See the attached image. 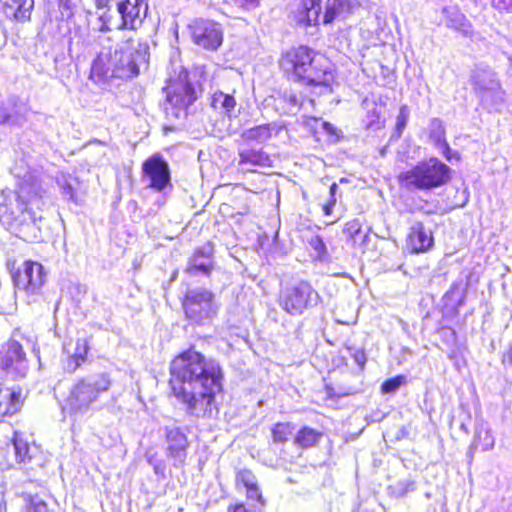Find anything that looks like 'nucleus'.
Here are the masks:
<instances>
[{
  "label": "nucleus",
  "mask_w": 512,
  "mask_h": 512,
  "mask_svg": "<svg viewBox=\"0 0 512 512\" xmlns=\"http://www.w3.org/2000/svg\"><path fill=\"white\" fill-rule=\"evenodd\" d=\"M110 387L111 380L106 373L77 379L64 399L62 412L76 415L88 411Z\"/></svg>",
  "instance_id": "obj_6"
},
{
  "label": "nucleus",
  "mask_w": 512,
  "mask_h": 512,
  "mask_svg": "<svg viewBox=\"0 0 512 512\" xmlns=\"http://www.w3.org/2000/svg\"><path fill=\"white\" fill-rule=\"evenodd\" d=\"M346 242L352 248H358L364 251L369 237V232L363 229V223L358 218L348 220L342 230Z\"/></svg>",
  "instance_id": "obj_25"
},
{
  "label": "nucleus",
  "mask_w": 512,
  "mask_h": 512,
  "mask_svg": "<svg viewBox=\"0 0 512 512\" xmlns=\"http://www.w3.org/2000/svg\"><path fill=\"white\" fill-rule=\"evenodd\" d=\"M226 512H264L262 509L253 508L242 501L232 502L227 506Z\"/></svg>",
  "instance_id": "obj_37"
},
{
  "label": "nucleus",
  "mask_w": 512,
  "mask_h": 512,
  "mask_svg": "<svg viewBox=\"0 0 512 512\" xmlns=\"http://www.w3.org/2000/svg\"><path fill=\"white\" fill-rule=\"evenodd\" d=\"M212 250H205L203 248H195L191 254V256L188 258V260H201L204 259L206 261H213L212 260Z\"/></svg>",
  "instance_id": "obj_39"
},
{
  "label": "nucleus",
  "mask_w": 512,
  "mask_h": 512,
  "mask_svg": "<svg viewBox=\"0 0 512 512\" xmlns=\"http://www.w3.org/2000/svg\"><path fill=\"white\" fill-rule=\"evenodd\" d=\"M220 365L190 345L171 359L168 385L170 394L196 417H210L218 411L215 398L223 391Z\"/></svg>",
  "instance_id": "obj_1"
},
{
  "label": "nucleus",
  "mask_w": 512,
  "mask_h": 512,
  "mask_svg": "<svg viewBox=\"0 0 512 512\" xmlns=\"http://www.w3.org/2000/svg\"><path fill=\"white\" fill-rule=\"evenodd\" d=\"M337 190H338V185L336 182H333L329 187V198L336 199Z\"/></svg>",
  "instance_id": "obj_45"
},
{
  "label": "nucleus",
  "mask_w": 512,
  "mask_h": 512,
  "mask_svg": "<svg viewBox=\"0 0 512 512\" xmlns=\"http://www.w3.org/2000/svg\"><path fill=\"white\" fill-rule=\"evenodd\" d=\"M428 139L435 147L441 150L442 155L447 161L453 158L460 159L458 153H453L446 139V129L443 122L438 118H433L429 124Z\"/></svg>",
  "instance_id": "obj_24"
},
{
  "label": "nucleus",
  "mask_w": 512,
  "mask_h": 512,
  "mask_svg": "<svg viewBox=\"0 0 512 512\" xmlns=\"http://www.w3.org/2000/svg\"><path fill=\"white\" fill-rule=\"evenodd\" d=\"M278 64L287 79L305 86L330 87L334 81L329 65L307 45L291 46L282 51Z\"/></svg>",
  "instance_id": "obj_4"
},
{
  "label": "nucleus",
  "mask_w": 512,
  "mask_h": 512,
  "mask_svg": "<svg viewBox=\"0 0 512 512\" xmlns=\"http://www.w3.org/2000/svg\"><path fill=\"white\" fill-rule=\"evenodd\" d=\"M452 169L437 157L419 160L396 176L401 189L407 191H432L447 185L452 179Z\"/></svg>",
  "instance_id": "obj_5"
},
{
  "label": "nucleus",
  "mask_w": 512,
  "mask_h": 512,
  "mask_svg": "<svg viewBox=\"0 0 512 512\" xmlns=\"http://www.w3.org/2000/svg\"><path fill=\"white\" fill-rule=\"evenodd\" d=\"M181 306L185 318L198 326L210 322L217 313L214 294L206 289L186 293L181 299Z\"/></svg>",
  "instance_id": "obj_10"
},
{
  "label": "nucleus",
  "mask_w": 512,
  "mask_h": 512,
  "mask_svg": "<svg viewBox=\"0 0 512 512\" xmlns=\"http://www.w3.org/2000/svg\"><path fill=\"white\" fill-rule=\"evenodd\" d=\"M351 356H352L353 360L357 363L359 368L361 370H364L366 362H367V357H366L365 352L362 349L355 350L351 354Z\"/></svg>",
  "instance_id": "obj_41"
},
{
  "label": "nucleus",
  "mask_w": 512,
  "mask_h": 512,
  "mask_svg": "<svg viewBox=\"0 0 512 512\" xmlns=\"http://www.w3.org/2000/svg\"><path fill=\"white\" fill-rule=\"evenodd\" d=\"M354 8V0H328L325 4L321 23L329 25L338 19H345Z\"/></svg>",
  "instance_id": "obj_26"
},
{
  "label": "nucleus",
  "mask_w": 512,
  "mask_h": 512,
  "mask_svg": "<svg viewBox=\"0 0 512 512\" xmlns=\"http://www.w3.org/2000/svg\"><path fill=\"white\" fill-rule=\"evenodd\" d=\"M434 245L432 231L424 223L416 221L408 230L405 246L411 254H420L429 251Z\"/></svg>",
  "instance_id": "obj_19"
},
{
  "label": "nucleus",
  "mask_w": 512,
  "mask_h": 512,
  "mask_svg": "<svg viewBox=\"0 0 512 512\" xmlns=\"http://www.w3.org/2000/svg\"><path fill=\"white\" fill-rule=\"evenodd\" d=\"M214 268L215 266L213 261L200 262L199 260H188L184 272L190 276L200 273L209 277Z\"/></svg>",
  "instance_id": "obj_33"
},
{
  "label": "nucleus",
  "mask_w": 512,
  "mask_h": 512,
  "mask_svg": "<svg viewBox=\"0 0 512 512\" xmlns=\"http://www.w3.org/2000/svg\"><path fill=\"white\" fill-rule=\"evenodd\" d=\"M408 121V108L403 105L399 109V113L396 118L395 127L393 129V136L399 139L402 136L403 130L405 129Z\"/></svg>",
  "instance_id": "obj_36"
},
{
  "label": "nucleus",
  "mask_w": 512,
  "mask_h": 512,
  "mask_svg": "<svg viewBox=\"0 0 512 512\" xmlns=\"http://www.w3.org/2000/svg\"><path fill=\"white\" fill-rule=\"evenodd\" d=\"M502 363L512 366V344L508 347L507 351L502 356Z\"/></svg>",
  "instance_id": "obj_43"
},
{
  "label": "nucleus",
  "mask_w": 512,
  "mask_h": 512,
  "mask_svg": "<svg viewBox=\"0 0 512 512\" xmlns=\"http://www.w3.org/2000/svg\"><path fill=\"white\" fill-rule=\"evenodd\" d=\"M406 384H407V378L405 375H396V376L388 378L382 382V384L380 386V392L382 394H393L401 386H404Z\"/></svg>",
  "instance_id": "obj_35"
},
{
  "label": "nucleus",
  "mask_w": 512,
  "mask_h": 512,
  "mask_svg": "<svg viewBox=\"0 0 512 512\" xmlns=\"http://www.w3.org/2000/svg\"><path fill=\"white\" fill-rule=\"evenodd\" d=\"M163 91L169 105L168 109H171L176 117L186 116L189 107L198 98L195 87L190 81L189 71L184 67H180L166 80Z\"/></svg>",
  "instance_id": "obj_7"
},
{
  "label": "nucleus",
  "mask_w": 512,
  "mask_h": 512,
  "mask_svg": "<svg viewBox=\"0 0 512 512\" xmlns=\"http://www.w3.org/2000/svg\"><path fill=\"white\" fill-rule=\"evenodd\" d=\"M149 44L138 37H128L113 51L100 52L93 60L89 78L96 84L112 78H132L140 73V65L148 64Z\"/></svg>",
  "instance_id": "obj_3"
},
{
  "label": "nucleus",
  "mask_w": 512,
  "mask_h": 512,
  "mask_svg": "<svg viewBox=\"0 0 512 512\" xmlns=\"http://www.w3.org/2000/svg\"><path fill=\"white\" fill-rule=\"evenodd\" d=\"M117 11L121 16L119 29L137 30L147 16L148 4L145 0H122Z\"/></svg>",
  "instance_id": "obj_16"
},
{
  "label": "nucleus",
  "mask_w": 512,
  "mask_h": 512,
  "mask_svg": "<svg viewBox=\"0 0 512 512\" xmlns=\"http://www.w3.org/2000/svg\"><path fill=\"white\" fill-rule=\"evenodd\" d=\"M324 126H325V128H328V127H330V124L328 122H325Z\"/></svg>",
  "instance_id": "obj_51"
},
{
  "label": "nucleus",
  "mask_w": 512,
  "mask_h": 512,
  "mask_svg": "<svg viewBox=\"0 0 512 512\" xmlns=\"http://www.w3.org/2000/svg\"><path fill=\"white\" fill-rule=\"evenodd\" d=\"M323 432L308 425H302L296 431L293 442L301 450H309L319 445Z\"/></svg>",
  "instance_id": "obj_29"
},
{
  "label": "nucleus",
  "mask_w": 512,
  "mask_h": 512,
  "mask_svg": "<svg viewBox=\"0 0 512 512\" xmlns=\"http://www.w3.org/2000/svg\"><path fill=\"white\" fill-rule=\"evenodd\" d=\"M457 314H458L457 309H454V311H453V313H452V315H451V316H457Z\"/></svg>",
  "instance_id": "obj_50"
},
{
  "label": "nucleus",
  "mask_w": 512,
  "mask_h": 512,
  "mask_svg": "<svg viewBox=\"0 0 512 512\" xmlns=\"http://www.w3.org/2000/svg\"><path fill=\"white\" fill-rule=\"evenodd\" d=\"M24 504L19 512H50L48 504L38 495H24Z\"/></svg>",
  "instance_id": "obj_34"
},
{
  "label": "nucleus",
  "mask_w": 512,
  "mask_h": 512,
  "mask_svg": "<svg viewBox=\"0 0 512 512\" xmlns=\"http://www.w3.org/2000/svg\"><path fill=\"white\" fill-rule=\"evenodd\" d=\"M322 0H301L294 14L295 22L304 28L319 26Z\"/></svg>",
  "instance_id": "obj_23"
},
{
  "label": "nucleus",
  "mask_w": 512,
  "mask_h": 512,
  "mask_svg": "<svg viewBox=\"0 0 512 512\" xmlns=\"http://www.w3.org/2000/svg\"><path fill=\"white\" fill-rule=\"evenodd\" d=\"M91 340V336L80 337L75 339L74 344L70 342L63 345L62 368L64 372L73 374L88 361Z\"/></svg>",
  "instance_id": "obj_15"
},
{
  "label": "nucleus",
  "mask_w": 512,
  "mask_h": 512,
  "mask_svg": "<svg viewBox=\"0 0 512 512\" xmlns=\"http://www.w3.org/2000/svg\"><path fill=\"white\" fill-rule=\"evenodd\" d=\"M43 205L42 196L35 184L21 181L12 195L4 196L0 203V222L16 236L31 241L40 232L37 223L43 219Z\"/></svg>",
  "instance_id": "obj_2"
},
{
  "label": "nucleus",
  "mask_w": 512,
  "mask_h": 512,
  "mask_svg": "<svg viewBox=\"0 0 512 512\" xmlns=\"http://www.w3.org/2000/svg\"><path fill=\"white\" fill-rule=\"evenodd\" d=\"M245 4L252 5L254 7H257L260 4L259 0H244Z\"/></svg>",
  "instance_id": "obj_47"
},
{
  "label": "nucleus",
  "mask_w": 512,
  "mask_h": 512,
  "mask_svg": "<svg viewBox=\"0 0 512 512\" xmlns=\"http://www.w3.org/2000/svg\"><path fill=\"white\" fill-rule=\"evenodd\" d=\"M34 9V0H0V13L14 24L30 22Z\"/></svg>",
  "instance_id": "obj_20"
},
{
  "label": "nucleus",
  "mask_w": 512,
  "mask_h": 512,
  "mask_svg": "<svg viewBox=\"0 0 512 512\" xmlns=\"http://www.w3.org/2000/svg\"><path fill=\"white\" fill-rule=\"evenodd\" d=\"M166 453L175 466H183L187 458L189 441L180 427L165 429Z\"/></svg>",
  "instance_id": "obj_17"
},
{
  "label": "nucleus",
  "mask_w": 512,
  "mask_h": 512,
  "mask_svg": "<svg viewBox=\"0 0 512 512\" xmlns=\"http://www.w3.org/2000/svg\"><path fill=\"white\" fill-rule=\"evenodd\" d=\"M471 82L473 85H478L479 84V81H478V76L474 75L471 77Z\"/></svg>",
  "instance_id": "obj_48"
},
{
  "label": "nucleus",
  "mask_w": 512,
  "mask_h": 512,
  "mask_svg": "<svg viewBox=\"0 0 512 512\" xmlns=\"http://www.w3.org/2000/svg\"><path fill=\"white\" fill-rule=\"evenodd\" d=\"M320 302V294L306 280L286 285L281 289L279 295L280 307L292 316L301 315L305 310L317 306Z\"/></svg>",
  "instance_id": "obj_8"
},
{
  "label": "nucleus",
  "mask_w": 512,
  "mask_h": 512,
  "mask_svg": "<svg viewBox=\"0 0 512 512\" xmlns=\"http://www.w3.org/2000/svg\"><path fill=\"white\" fill-rule=\"evenodd\" d=\"M20 387H8L0 384V418L13 417L24 405Z\"/></svg>",
  "instance_id": "obj_22"
},
{
  "label": "nucleus",
  "mask_w": 512,
  "mask_h": 512,
  "mask_svg": "<svg viewBox=\"0 0 512 512\" xmlns=\"http://www.w3.org/2000/svg\"><path fill=\"white\" fill-rule=\"evenodd\" d=\"M142 175L148 180V187L155 191H162L171 181L168 163L159 153L153 154L142 163Z\"/></svg>",
  "instance_id": "obj_14"
},
{
  "label": "nucleus",
  "mask_w": 512,
  "mask_h": 512,
  "mask_svg": "<svg viewBox=\"0 0 512 512\" xmlns=\"http://www.w3.org/2000/svg\"><path fill=\"white\" fill-rule=\"evenodd\" d=\"M209 105L213 111L230 119L236 108L237 102L233 94L216 90L209 96Z\"/></svg>",
  "instance_id": "obj_28"
},
{
  "label": "nucleus",
  "mask_w": 512,
  "mask_h": 512,
  "mask_svg": "<svg viewBox=\"0 0 512 512\" xmlns=\"http://www.w3.org/2000/svg\"><path fill=\"white\" fill-rule=\"evenodd\" d=\"M493 446V440H491L487 445L483 446V450H489Z\"/></svg>",
  "instance_id": "obj_49"
},
{
  "label": "nucleus",
  "mask_w": 512,
  "mask_h": 512,
  "mask_svg": "<svg viewBox=\"0 0 512 512\" xmlns=\"http://www.w3.org/2000/svg\"><path fill=\"white\" fill-rule=\"evenodd\" d=\"M192 42L209 51H216L223 43V30L217 21L205 18L195 19L189 25Z\"/></svg>",
  "instance_id": "obj_12"
},
{
  "label": "nucleus",
  "mask_w": 512,
  "mask_h": 512,
  "mask_svg": "<svg viewBox=\"0 0 512 512\" xmlns=\"http://www.w3.org/2000/svg\"><path fill=\"white\" fill-rule=\"evenodd\" d=\"M13 431L10 423L0 421V465L12 469V456L9 449V433Z\"/></svg>",
  "instance_id": "obj_30"
},
{
  "label": "nucleus",
  "mask_w": 512,
  "mask_h": 512,
  "mask_svg": "<svg viewBox=\"0 0 512 512\" xmlns=\"http://www.w3.org/2000/svg\"><path fill=\"white\" fill-rule=\"evenodd\" d=\"M442 14L448 28L460 32L464 36L472 34V24L458 6L444 7Z\"/></svg>",
  "instance_id": "obj_27"
},
{
  "label": "nucleus",
  "mask_w": 512,
  "mask_h": 512,
  "mask_svg": "<svg viewBox=\"0 0 512 512\" xmlns=\"http://www.w3.org/2000/svg\"><path fill=\"white\" fill-rule=\"evenodd\" d=\"M274 157L262 148H244L238 152V165L247 171L256 173L260 169L274 167Z\"/></svg>",
  "instance_id": "obj_18"
},
{
  "label": "nucleus",
  "mask_w": 512,
  "mask_h": 512,
  "mask_svg": "<svg viewBox=\"0 0 512 512\" xmlns=\"http://www.w3.org/2000/svg\"><path fill=\"white\" fill-rule=\"evenodd\" d=\"M234 485L238 491H245L247 499L255 501L260 506H265L266 499L263 496L258 479L250 469L237 470Z\"/></svg>",
  "instance_id": "obj_21"
},
{
  "label": "nucleus",
  "mask_w": 512,
  "mask_h": 512,
  "mask_svg": "<svg viewBox=\"0 0 512 512\" xmlns=\"http://www.w3.org/2000/svg\"><path fill=\"white\" fill-rule=\"evenodd\" d=\"M29 370V360L23 345L12 338L0 344V371L15 379L24 378Z\"/></svg>",
  "instance_id": "obj_11"
},
{
  "label": "nucleus",
  "mask_w": 512,
  "mask_h": 512,
  "mask_svg": "<svg viewBox=\"0 0 512 512\" xmlns=\"http://www.w3.org/2000/svg\"><path fill=\"white\" fill-rule=\"evenodd\" d=\"M336 202L337 199L329 198L328 201L322 205V211L325 216H330L333 213Z\"/></svg>",
  "instance_id": "obj_42"
},
{
  "label": "nucleus",
  "mask_w": 512,
  "mask_h": 512,
  "mask_svg": "<svg viewBox=\"0 0 512 512\" xmlns=\"http://www.w3.org/2000/svg\"><path fill=\"white\" fill-rule=\"evenodd\" d=\"M10 446L13 448L12 468L32 469L34 466H44L43 452L34 440L32 433L13 429L9 440Z\"/></svg>",
  "instance_id": "obj_9"
},
{
  "label": "nucleus",
  "mask_w": 512,
  "mask_h": 512,
  "mask_svg": "<svg viewBox=\"0 0 512 512\" xmlns=\"http://www.w3.org/2000/svg\"><path fill=\"white\" fill-rule=\"evenodd\" d=\"M99 22V28L98 30L100 32H108L111 30V25L113 21V16L110 13L109 10L104 11L102 14H100L97 18Z\"/></svg>",
  "instance_id": "obj_38"
},
{
  "label": "nucleus",
  "mask_w": 512,
  "mask_h": 512,
  "mask_svg": "<svg viewBox=\"0 0 512 512\" xmlns=\"http://www.w3.org/2000/svg\"><path fill=\"white\" fill-rule=\"evenodd\" d=\"M485 437L490 438V435L488 434V432H485Z\"/></svg>",
  "instance_id": "obj_52"
},
{
  "label": "nucleus",
  "mask_w": 512,
  "mask_h": 512,
  "mask_svg": "<svg viewBox=\"0 0 512 512\" xmlns=\"http://www.w3.org/2000/svg\"><path fill=\"white\" fill-rule=\"evenodd\" d=\"M272 130L273 126L270 123L257 125L244 131L242 138L246 142L265 143L272 138Z\"/></svg>",
  "instance_id": "obj_31"
},
{
  "label": "nucleus",
  "mask_w": 512,
  "mask_h": 512,
  "mask_svg": "<svg viewBox=\"0 0 512 512\" xmlns=\"http://www.w3.org/2000/svg\"><path fill=\"white\" fill-rule=\"evenodd\" d=\"M294 424L289 421L276 422L271 428V439L274 444H284L291 438Z\"/></svg>",
  "instance_id": "obj_32"
},
{
  "label": "nucleus",
  "mask_w": 512,
  "mask_h": 512,
  "mask_svg": "<svg viewBox=\"0 0 512 512\" xmlns=\"http://www.w3.org/2000/svg\"><path fill=\"white\" fill-rule=\"evenodd\" d=\"M310 245H312L314 248L316 249H324L325 248V245L321 239V237L319 236H315L314 238H312L310 241H309Z\"/></svg>",
  "instance_id": "obj_44"
},
{
  "label": "nucleus",
  "mask_w": 512,
  "mask_h": 512,
  "mask_svg": "<svg viewBox=\"0 0 512 512\" xmlns=\"http://www.w3.org/2000/svg\"><path fill=\"white\" fill-rule=\"evenodd\" d=\"M45 276L42 264L33 260H26L22 268L12 273L15 287L28 295L39 292L45 283Z\"/></svg>",
  "instance_id": "obj_13"
},
{
  "label": "nucleus",
  "mask_w": 512,
  "mask_h": 512,
  "mask_svg": "<svg viewBox=\"0 0 512 512\" xmlns=\"http://www.w3.org/2000/svg\"><path fill=\"white\" fill-rule=\"evenodd\" d=\"M491 5L499 12L512 13V0H491Z\"/></svg>",
  "instance_id": "obj_40"
},
{
  "label": "nucleus",
  "mask_w": 512,
  "mask_h": 512,
  "mask_svg": "<svg viewBox=\"0 0 512 512\" xmlns=\"http://www.w3.org/2000/svg\"><path fill=\"white\" fill-rule=\"evenodd\" d=\"M111 1L112 0H95V5L97 8H105Z\"/></svg>",
  "instance_id": "obj_46"
}]
</instances>
